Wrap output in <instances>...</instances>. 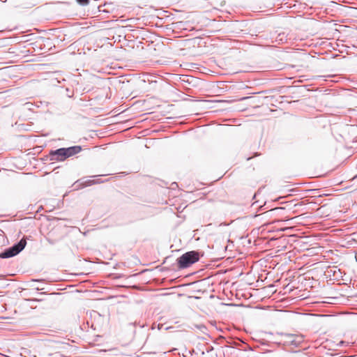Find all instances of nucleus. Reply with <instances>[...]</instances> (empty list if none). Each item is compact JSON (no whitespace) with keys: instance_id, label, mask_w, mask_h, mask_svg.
<instances>
[{"instance_id":"f257e3e1","label":"nucleus","mask_w":357,"mask_h":357,"mask_svg":"<svg viewBox=\"0 0 357 357\" xmlns=\"http://www.w3.org/2000/svg\"><path fill=\"white\" fill-rule=\"evenodd\" d=\"M82 151L80 146H73L68 148H60L50 152V158L52 161H64L66 159L73 156Z\"/></svg>"},{"instance_id":"f03ea898","label":"nucleus","mask_w":357,"mask_h":357,"mask_svg":"<svg viewBox=\"0 0 357 357\" xmlns=\"http://www.w3.org/2000/svg\"><path fill=\"white\" fill-rule=\"evenodd\" d=\"M199 259V256L197 252L190 251L181 255L178 258L177 261L179 268H185L197 262Z\"/></svg>"},{"instance_id":"7ed1b4c3","label":"nucleus","mask_w":357,"mask_h":357,"mask_svg":"<svg viewBox=\"0 0 357 357\" xmlns=\"http://www.w3.org/2000/svg\"><path fill=\"white\" fill-rule=\"evenodd\" d=\"M26 245V239L22 238L17 244L6 249L3 252L0 253V257L3 259L13 257L19 254L25 248Z\"/></svg>"},{"instance_id":"20e7f679","label":"nucleus","mask_w":357,"mask_h":357,"mask_svg":"<svg viewBox=\"0 0 357 357\" xmlns=\"http://www.w3.org/2000/svg\"><path fill=\"white\" fill-rule=\"evenodd\" d=\"M304 342V336L301 334H285L284 344L294 348L301 347Z\"/></svg>"},{"instance_id":"39448f33","label":"nucleus","mask_w":357,"mask_h":357,"mask_svg":"<svg viewBox=\"0 0 357 357\" xmlns=\"http://www.w3.org/2000/svg\"><path fill=\"white\" fill-rule=\"evenodd\" d=\"M349 344H350L349 342L341 340L337 344V346L339 347H347Z\"/></svg>"},{"instance_id":"423d86ee","label":"nucleus","mask_w":357,"mask_h":357,"mask_svg":"<svg viewBox=\"0 0 357 357\" xmlns=\"http://www.w3.org/2000/svg\"><path fill=\"white\" fill-rule=\"evenodd\" d=\"M99 183H100L99 180H89L86 182L88 185H91Z\"/></svg>"},{"instance_id":"0eeeda50","label":"nucleus","mask_w":357,"mask_h":357,"mask_svg":"<svg viewBox=\"0 0 357 357\" xmlns=\"http://www.w3.org/2000/svg\"><path fill=\"white\" fill-rule=\"evenodd\" d=\"M77 1L82 5H86L89 3V0H77Z\"/></svg>"},{"instance_id":"6e6552de","label":"nucleus","mask_w":357,"mask_h":357,"mask_svg":"<svg viewBox=\"0 0 357 357\" xmlns=\"http://www.w3.org/2000/svg\"><path fill=\"white\" fill-rule=\"evenodd\" d=\"M164 324H157V328L158 330H162L163 328Z\"/></svg>"},{"instance_id":"1a4fd4ad","label":"nucleus","mask_w":357,"mask_h":357,"mask_svg":"<svg viewBox=\"0 0 357 357\" xmlns=\"http://www.w3.org/2000/svg\"><path fill=\"white\" fill-rule=\"evenodd\" d=\"M47 242H48L50 244H54V241H53V240H52V239H50V238H47Z\"/></svg>"},{"instance_id":"9d476101","label":"nucleus","mask_w":357,"mask_h":357,"mask_svg":"<svg viewBox=\"0 0 357 357\" xmlns=\"http://www.w3.org/2000/svg\"><path fill=\"white\" fill-rule=\"evenodd\" d=\"M157 327V325L156 324H153V326H152V328H155Z\"/></svg>"},{"instance_id":"9b49d317","label":"nucleus","mask_w":357,"mask_h":357,"mask_svg":"<svg viewBox=\"0 0 357 357\" xmlns=\"http://www.w3.org/2000/svg\"><path fill=\"white\" fill-rule=\"evenodd\" d=\"M169 327H165V330H167V329H169Z\"/></svg>"}]
</instances>
